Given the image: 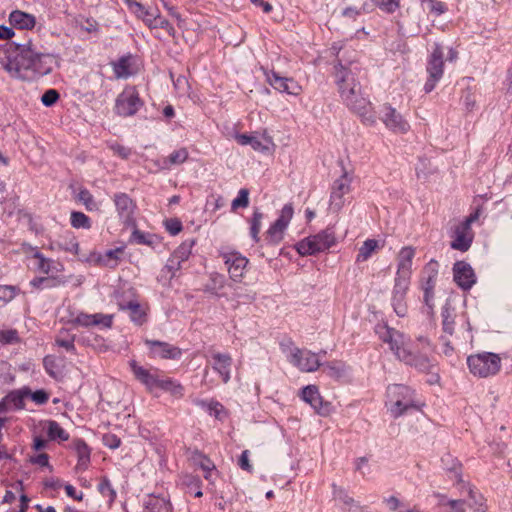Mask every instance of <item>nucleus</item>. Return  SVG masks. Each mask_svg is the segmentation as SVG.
Instances as JSON below:
<instances>
[{"label": "nucleus", "instance_id": "obj_1", "mask_svg": "<svg viewBox=\"0 0 512 512\" xmlns=\"http://www.w3.org/2000/svg\"><path fill=\"white\" fill-rule=\"evenodd\" d=\"M375 332L381 341L389 345L395 357L405 365L423 373L431 372L435 366L432 357L435 346L428 337L418 336L415 351H413L408 347V338L402 332L386 324H378L375 327Z\"/></svg>", "mask_w": 512, "mask_h": 512}, {"label": "nucleus", "instance_id": "obj_2", "mask_svg": "<svg viewBox=\"0 0 512 512\" xmlns=\"http://www.w3.org/2000/svg\"><path fill=\"white\" fill-rule=\"evenodd\" d=\"M0 64L7 73L23 81L32 77V40L20 44L7 42L0 45Z\"/></svg>", "mask_w": 512, "mask_h": 512}, {"label": "nucleus", "instance_id": "obj_3", "mask_svg": "<svg viewBox=\"0 0 512 512\" xmlns=\"http://www.w3.org/2000/svg\"><path fill=\"white\" fill-rule=\"evenodd\" d=\"M357 69L352 63L349 66L338 63L335 66V78L343 102L351 110L364 115L368 113L370 102L362 95L361 85L356 79Z\"/></svg>", "mask_w": 512, "mask_h": 512}, {"label": "nucleus", "instance_id": "obj_4", "mask_svg": "<svg viewBox=\"0 0 512 512\" xmlns=\"http://www.w3.org/2000/svg\"><path fill=\"white\" fill-rule=\"evenodd\" d=\"M387 395L392 402L390 407L391 415L399 418L411 409H419L420 405L415 400V392L401 384H394L388 387Z\"/></svg>", "mask_w": 512, "mask_h": 512}, {"label": "nucleus", "instance_id": "obj_5", "mask_svg": "<svg viewBox=\"0 0 512 512\" xmlns=\"http://www.w3.org/2000/svg\"><path fill=\"white\" fill-rule=\"evenodd\" d=\"M482 212V207L478 206L474 212L452 229L450 235L452 238L450 247L452 249L461 252H466L470 249L474 239V232L471 226L479 220Z\"/></svg>", "mask_w": 512, "mask_h": 512}, {"label": "nucleus", "instance_id": "obj_6", "mask_svg": "<svg viewBox=\"0 0 512 512\" xmlns=\"http://www.w3.org/2000/svg\"><path fill=\"white\" fill-rule=\"evenodd\" d=\"M336 244L332 229H325L315 235L306 237L297 243V252L302 256L315 255L324 252Z\"/></svg>", "mask_w": 512, "mask_h": 512}, {"label": "nucleus", "instance_id": "obj_7", "mask_svg": "<svg viewBox=\"0 0 512 512\" xmlns=\"http://www.w3.org/2000/svg\"><path fill=\"white\" fill-rule=\"evenodd\" d=\"M470 372L477 377L486 378L497 374L501 367V358L498 354L483 352L470 355L467 358Z\"/></svg>", "mask_w": 512, "mask_h": 512}, {"label": "nucleus", "instance_id": "obj_8", "mask_svg": "<svg viewBox=\"0 0 512 512\" xmlns=\"http://www.w3.org/2000/svg\"><path fill=\"white\" fill-rule=\"evenodd\" d=\"M444 52L441 44L435 43L427 60L426 71L428 78L424 85L426 93H430L441 80L444 73Z\"/></svg>", "mask_w": 512, "mask_h": 512}, {"label": "nucleus", "instance_id": "obj_9", "mask_svg": "<svg viewBox=\"0 0 512 512\" xmlns=\"http://www.w3.org/2000/svg\"><path fill=\"white\" fill-rule=\"evenodd\" d=\"M34 265L37 269L46 274L45 277H34V288H52L56 287L60 281L55 274L59 271L57 263L51 259L44 258L41 253L34 250Z\"/></svg>", "mask_w": 512, "mask_h": 512}, {"label": "nucleus", "instance_id": "obj_10", "mask_svg": "<svg viewBox=\"0 0 512 512\" xmlns=\"http://www.w3.org/2000/svg\"><path fill=\"white\" fill-rule=\"evenodd\" d=\"M143 106L138 91L134 87L125 88L116 99L115 112L122 117L133 116Z\"/></svg>", "mask_w": 512, "mask_h": 512}, {"label": "nucleus", "instance_id": "obj_11", "mask_svg": "<svg viewBox=\"0 0 512 512\" xmlns=\"http://www.w3.org/2000/svg\"><path fill=\"white\" fill-rule=\"evenodd\" d=\"M294 209L291 203L285 204L280 211L279 217L273 222L266 231V240L271 245L279 244L284 233L293 217Z\"/></svg>", "mask_w": 512, "mask_h": 512}, {"label": "nucleus", "instance_id": "obj_12", "mask_svg": "<svg viewBox=\"0 0 512 512\" xmlns=\"http://www.w3.org/2000/svg\"><path fill=\"white\" fill-rule=\"evenodd\" d=\"M260 70L263 72L266 81L277 91L287 93L289 95L297 96L301 93L302 87L293 79L289 77H282L279 73L269 70L261 66Z\"/></svg>", "mask_w": 512, "mask_h": 512}, {"label": "nucleus", "instance_id": "obj_13", "mask_svg": "<svg viewBox=\"0 0 512 512\" xmlns=\"http://www.w3.org/2000/svg\"><path fill=\"white\" fill-rule=\"evenodd\" d=\"M220 256L227 267L230 278L233 281H240L244 276L249 260L235 250L220 251Z\"/></svg>", "mask_w": 512, "mask_h": 512}, {"label": "nucleus", "instance_id": "obj_14", "mask_svg": "<svg viewBox=\"0 0 512 512\" xmlns=\"http://www.w3.org/2000/svg\"><path fill=\"white\" fill-rule=\"evenodd\" d=\"M352 178L346 170L336 179L332 185L330 194V207L334 211H339L344 205V195L351 190Z\"/></svg>", "mask_w": 512, "mask_h": 512}, {"label": "nucleus", "instance_id": "obj_15", "mask_svg": "<svg viewBox=\"0 0 512 512\" xmlns=\"http://www.w3.org/2000/svg\"><path fill=\"white\" fill-rule=\"evenodd\" d=\"M145 344L152 358L177 360L182 356V350L168 342L146 339Z\"/></svg>", "mask_w": 512, "mask_h": 512}, {"label": "nucleus", "instance_id": "obj_16", "mask_svg": "<svg viewBox=\"0 0 512 512\" xmlns=\"http://www.w3.org/2000/svg\"><path fill=\"white\" fill-rule=\"evenodd\" d=\"M289 361L301 371L305 372H314L321 365L317 354L299 348H294L291 351Z\"/></svg>", "mask_w": 512, "mask_h": 512}, {"label": "nucleus", "instance_id": "obj_17", "mask_svg": "<svg viewBox=\"0 0 512 512\" xmlns=\"http://www.w3.org/2000/svg\"><path fill=\"white\" fill-rule=\"evenodd\" d=\"M381 119L385 126L394 133L405 134L410 129L409 123L391 105H385L383 107Z\"/></svg>", "mask_w": 512, "mask_h": 512}, {"label": "nucleus", "instance_id": "obj_18", "mask_svg": "<svg viewBox=\"0 0 512 512\" xmlns=\"http://www.w3.org/2000/svg\"><path fill=\"white\" fill-rule=\"evenodd\" d=\"M452 270L455 283L463 290H469L476 283L475 272L469 263L457 261Z\"/></svg>", "mask_w": 512, "mask_h": 512}, {"label": "nucleus", "instance_id": "obj_19", "mask_svg": "<svg viewBox=\"0 0 512 512\" xmlns=\"http://www.w3.org/2000/svg\"><path fill=\"white\" fill-rule=\"evenodd\" d=\"M113 201L119 218L123 223L130 225L134 223L136 204L126 193H116Z\"/></svg>", "mask_w": 512, "mask_h": 512}, {"label": "nucleus", "instance_id": "obj_20", "mask_svg": "<svg viewBox=\"0 0 512 512\" xmlns=\"http://www.w3.org/2000/svg\"><path fill=\"white\" fill-rule=\"evenodd\" d=\"M130 368L135 378L141 382L149 391L156 389L160 379L158 369H146L140 366L135 360L129 362Z\"/></svg>", "mask_w": 512, "mask_h": 512}, {"label": "nucleus", "instance_id": "obj_21", "mask_svg": "<svg viewBox=\"0 0 512 512\" xmlns=\"http://www.w3.org/2000/svg\"><path fill=\"white\" fill-rule=\"evenodd\" d=\"M301 399L311 405V407L321 415H325L328 413L329 404L324 403L322 397L319 393L317 386L308 385L302 389Z\"/></svg>", "mask_w": 512, "mask_h": 512}, {"label": "nucleus", "instance_id": "obj_22", "mask_svg": "<svg viewBox=\"0 0 512 512\" xmlns=\"http://www.w3.org/2000/svg\"><path fill=\"white\" fill-rule=\"evenodd\" d=\"M415 255V250L412 247H403L398 255V269L397 278L402 281H407L412 267V260Z\"/></svg>", "mask_w": 512, "mask_h": 512}, {"label": "nucleus", "instance_id": "obj_23", "mask_svg": "<svg viewBox=\"0 0 512 512\" xmlns=\"http://www.w3.org/2000/svg\"><path fill=\"white\" fill-rule=\"evenodd\" d=\"M407 290V281L396 279L395 286L393 289L392 306L395 313L403 317L406 315L407 307L404 302L405 294Z\"/></svg>", "mask_w": 512, "mask_h": 512}, {"label": "nucleus", "instance_id": "obj_24", "mask_svg": "<svg viewBox=\"0 0 512 512\" xmlns=\"http://www.w3.org/2000/svg\"><path fill=\"white\" fill-rule=\"evenodd\" d=\"M333 497L340 501L343 505L342 509L345 512H364V507L354 498L348 495L347 491L333 484Z\"/></svg>", "mask_w": 512, "mask_h": 512}, {"label": "nucleus", "instance_id": "obj_25", "mask_svg": "<svg viewBox=\"0 0 512 512\" xmlns=\"http://www.w3.org/2000/svg\"><path fill=\"white\" fill-rule=\"evenodd\" d=\"M119 309L122 311H128L129 317L133 323L141 326L146 322V311L141 307V305L134 300L128 301L126 303H119Z\"/></svg>", "mask_w": 512, "mask_h": 512}, {"label": "nucleus", "instance_id": "obj_26", "mask_svg": "<svg viewBox=\"0 0 512 512\" xmlns=\"http://www.w3.org/2000/svg\"><path fill=\"white\" fill-rule=\"evenodd\" d=\"M214 360L213 369L219 373L224 383L230 380V369L232 358L229 354L215 353L212 355Z\"/></svg>", "mask_w": 512, "mask_h": 512}, {"label": "nucleus", "instance_id": "obj_27", "mask_svg": "<svg viewBox=\"0 0 512 512\" xmlns=\"http://www.w3.org/2000/svg\"><path fill=\"white\" fill-rule=\"evenodd\" d=\"M40 425L50 441L64 442L69 439V434L54 420L41 422Z\"/></svg>", "mask_w": 512, "mask_h": 512}, {"label": "nucleus", "instance_id": "obj_28", "mask_svg": "<svg viewBox=\"0 0 512 512\" xmlns=\"http://www.w3.org/2000/svg\"><path fill=\"white\" fill-rule=\"evenodd\" d=\"M237 142L242 145H250L257 152H266L269 150V144L271 140L269 138H260L258 136H252L247 134L236 135Z\"/></svg>", "mask_w": 512, "mask_h": 512}, {"label": "nucleus", "instance_id": "obj_29", "mask_svg": "<svg viewBox=\"0 0 512 512\" xmlns=\"http://www.w3.org/2000/svg\"><path fill=\"white\" fill-rule=\"evenodd\" d=\"M72 447L78 457L77 468L80 470H85L90 463L91 451L88 445L82 439H75L72 442Z\"/></svg>", "mask_w": 512, "mask_h": 512}, {"label": "nucleus", "instance_id": "obj_30", "mask_svg": "<svg viewBox=\"0 0 512 512\" xmlns=\"http://www.w3.org/2000/svg\"><path fill=\"white\" fill-rule=\"evenodd\" d=\"M444 469L449 473V477L452 481L457 483L462 482V465L461 463L453 458L450 454H447L441 459Z\"/></svg>", "mask_w": 512, "mask_h": 512}, {"label": "nucleus", "instance_id": "obj_31", "mask_svg": "<svg viewBox=\"0 0 512 512\" xmlns=\"http://www.w3.org/2000/svg\"><path fill=\"white\" fill-rule=\"evenodd\" d=\"M156 389L168 392L177 398L184 395V387L181 383L169 377H160Z\"/></svg>", "mask_w": 512, "mask_h": 512}, {"label": "nucleus", "instance_id": "obj_32", "mask_svg": "<svg viewBox=\"0 0 512 512\" xmlns=\"http://www.w3.org/2000/svg\"><path fill=\"white\" fill-rule=\"evenodd\" d=\"M32 398V390L29 387L11 391L6 395V401L9 402V406L14 409H22L25 405L24 400L26 398Z\"/></svg>", "mask_w": 512, "mask_h": 512}, {"label": "nucleus", "instance_id": "obj_33", "mask_svg": "<svg viewBox=\"0 0 512 512\" xmlns=\"http://www.w3.org/2000/svg\"><path fill=\"white\" fill-rule=\"evenodd\" d=\"M131 55L121 56L117 61L111 63L114 75L117 79H127L131 76Z\"/></svg>", "mask_w": 512, "mask_h": 512}, {"label": "nucleus", "instance_id": "obj_34", "mask_svg": "<svg viewBox=\"0 0 512 512\" xmlns=\"http://www.w3.org/2000/svg\"><path fill=\"white\" fill-rule=\"evenodd\" d=\"M128 8L133 12L138 18L143 20L148 27H150V24L154 21V18L156 14L154 12H151L147 8H145L141 3L135 1V0H124Z\"/></svg>", "mask_w": 512, "mask_h": 512}, {"label": "nucleus", "instance_id": "obj_35", "mask_svg": "<svg viewBox=\"0 0 512 512\" xmlns=\"http://www.w3.org/2000/svg\"><path fill=\"white\" fill-rule=\"evenodd\" d=\"M9 22L16 29H32V15L24 13L20 10H15L10 13Z\"/></svg>", "mask_w": 512, "mask_h": 512}, {"label": "nucleus", "instance_id": "obj_36", "mask_svg": "<svg viewBox=\"0 0 512 512\" xmlns=\"http://www.w3.org/2000/svg\"><path fill=\"white\" fill-rule=\"evenodd\" d=\"M14 489L16 490L15 492L12 491V490H7L5 495H4V498H3V501L5 503H12L16 500L17 498V494H19V497H20V511L19 512H25L28 508V503L30 501V499L22 493V489H21V484L19 483L18 485H16L14 487Z\"/></svg>", "mask_w": 512, "mask_h": 512}, {"label": "nucleus", "instance_id": "obj_37", "mask_svg": "<svg viewBox=\"0 0 512 512\" xmlns=\"http://www.w3.org/2000/svg\"><path fill=\"white\" fill-rule=\"evenodd\" d=\"M441 316H442L443 331L446 334L452 335L454 333V324H455L454 310L451 309L450 305L446 304L442 308Z\"/></svg>", "mask_w": 512, "mask_h": 512}, {"label": "nucleus", "instance_id": "obj_38", "mask_svg": "<svg viewBox=\"0 0 512 512\" xmlns=\"http://www.w3.org/2000/svg\"><path fill=\"white\" fill-rule=\"evenodd\" d=\"M143 512H172V507L166 499L155 497L147 502Z\"/></svg>", "mask_w": 512, "mask_h": 512}, {"label": "nucleus", "instance_id": "obj_39", "mask_svg": "<svg viewBox=\"0 0 512 512\" xmlns=\"http://www.w3.org/2000/svg\"><path fill=\"white\" fill-rule=\"evenodd\" d=\"M263 214L255 209L250 219V236L255 243L260 241L259 233L262 226Z\"/></svg>", "mask_w": 512, "mask_h": 512}, {"label": "nucleus", "instance_id": "obj_40", "mask_svg": "<svg viewBox=\"0 0 512 512\" xmlns=\"http://www.w3.org/2000/svg\"><path fill=\"white\" fill-rule=\"evenodd\" d=\"M256 299V293L249 289L237 287L232 294V300L236 301L237 305L249 304Z\"/></svg>", "mask_w": 512, "mask_h": 512}, {"label": "nucleus", "instance_id": "obj_41", "mask_svg": "<svg viewBox=\"0 0 512 512\" xmlns=\"http://www.w3.org/2000/svg\"><path fill=\"white\" fill-rule=\"evenodd\" d=\"M194 244L193 239L185 240L171 255L183 263L190 257Z\"/></svg>", "mask_w": 512, "mask_h": 512}, {"label": "nucleus", "instance_id": "obj_42", "mask_svg": "<svg viewBox=\"0 0 512 512\" xmlns=\"http://www.w3.org/2000/svg\"><path fill=\"white\" fill-rule=\"evenodd\" d=\"M71 226L75 229H90L91 220L83 212L73 211L70 216Z\"/></svg>", "mask_w": 512, "mask_h": 512}, {"label": "nucleus", "instance_id": "obj_43", "mask_svg": "<svg viewBox=\"0 0 512 512\" xmlns=\"http://www.w3.org/2000/svg\"><path fill=\"white\" fill-rule=\"evenodd\" d=\"M196 404L205 409L210 415H214L216 418H220L221 413L224 411L223 405L218 401L198 400Z\"/></svg>", "mask_w": 512, "mask_h": 512}, {"label": "nucleus", "instance_id": "obj_44", "mask_svg": "<svg viewBox=\"0 0 512 512\" xmlns=\"http://www.w3.org/2000/svg\"><path fill=\"white\" fill-rule=\"evenodd\" d=\"M378 247V241L374 239H367L364 241L363 245L359 249V253L357 255V261H366L371 254L376 250Z\"/></svg>", "mask_w": 512, "mask_h": 512}, {"label": "nucleus", "instance_id": "obj_45", "mask_svg": "<svg viewBox=\"0 0 512 512\" xmlns=\"http://www.w3.org/2000/svg\"><path fill=\"white\" fill-rule=\"evenodd\" d=\"M469 506L473 508L474 512H486L487 508L484 503L485 499L482 494L474 491L473 489H469Z\"/></svg>", "mask_w": 512, "mask_h": 512}, {"label": "nucleus", "instance_id": "obj_46", "mask_svg": "<svg viewBox=\"0 0 512 512\" xmlns=\"http://www.w3.org/2000/svg\"><path fill=\"white\" fill-rule=\"evenodd\" d=\"M74 335H70L66 331H61L59 335L57 336L55 343L59 347H63L67 351L74 352L75 351V345H74Z\"/></svg>", "mask_w": 512, "mask_h": 512}, {"label": "nucleus", "instance_id": "obj_47", "mask_svg": "<svg viewBox=\"0 0 512 512\" xmlns=\"http://www.w3.org/2000/svg\"><path fill=\"white\" fill-rule=\"evenodd\" d=\"M77 199L85 206L88 211L98 210V205L94 200L93 195L87 189H81L78 193Z\"/></svg>", "mask_w": 512, "mask_h": 512}, {"label": "nucleus", "instance_id": "obj_48", "mask_svg": "<svg viewBox=\"0 0 512 512\" xmlns=\"http://www.w3.org/2000/svg\"><path fill=\"white\" fill-rule=\"evenodd\" d=\"M249 205V191L246 188L239 190L237 197L231 203V209L233 211L238 208H247Z\"/></svg>", "mask_w": 512, "mask_h": 512}, {"label": "nucleus", "instance_id": "obj_49", "mask_svg": "<svg viewBox=\"0 0 512 512\" xmlns=\"http://www.w3.org/2000/svg\"><path fill=\"white\" fill-rule=\"evenodd\" d=\"M188 158V151L186 148H180L173 151L168 157V163L170 165H179L184 163Z\"/></svg>", "mask_w": 512, "mask_h": 512}, {"label": "nucleus", "instance_id": "obj_50", "mask_svg": "<svg viewBox=\"0 0 512 512\" xmlns=\"http://www.w3.org/2000/svg\"><path fill=\"white\" fill-rule=\"evenodd\" d=\"M113 323V315L95 313L93 314L92 326H102L110 328Z\"/></svg>", "mask_w": 512, "mask_h": 512}, {"label": "nucleus", "instance_id": "obj_51", "mask_svg": "<svg viewBox=\"0 0 512 512\" xmlns=\"http://www.w3.org/2000/svg\"><path fill=\"white\" fill-rule=\"evenodd\" d=\"M373 3L386 13H394L399 8V0H372Z\"/></svg>", "mask_w": 512, "mask_h": 512}, {"label": "nucleus", "instance_id": "obj_52", "mask_svg": "<svg viewBox=\"0 0 512 512\" xmlns=\"http://www.w3.org/2000/svg\"><path fill=\"white\" fill-rule=\"evenodd\" d=\"M122 253V248L108 250L105 254V259H103L104 264L112 268L116 267L118 264L119 255Z\"/></svg>", "mask_w": 512, "mask_h": 512}, {"label": "nucleus", "instance_id": "obj_53", "mask_svg": "<svg viewBox=\"0 0 512 512\" xmlns=\"http://www.w3.org/2000/svg\"><path fill=\"white\" fill-rule=\"evenodd\" d=\"M98 490L103 496L109 497L110 502H113L115 500L116 492L107 478H104L100 482Z\"/></svg>", "mask_w": 512, "mask_h": 512}, {"label": "nucleus", "instance_id": "obj_54", "mask_svg": "<svg viewBox=\"0 0 512 512\" xmlns=\"http://www.w3.org/2000/svg\"><path fill=\"white\" fill-rule=\"evenodd\" d=\"M325 370L331 377L339 378L344 372V365L341 362H329L325 366Z\"/></svg>", "mask_w": 512, "mask_h": 512}, {"label": "nucleus", "instance_id": "obj_55", "mask_svg": "<svg viewBox=\"0 0 512 512\" xmlns=\"http://www.w3.org/2000/svg\"><path fill=\"white\" fill-rule=\"evenodd\" d=\"M16 293V286L0 285V301L7 303L16 296Z\"/></svg>", "mask_w": 512, "mask_h": 512}, {"label": "nucleus", "instance_id": "obj_56", "mask_svg": "<svg viewBox=\"0 0 512 512\" xmlns=\"http://www.w3.org/2000/svg\"><path fill=\"white\" fill-rule=\"evenodd\" d=\"M158 27L167 30V32L170 35H173L175 32L174 27L171 25V23L168 20L160 17L159 14H156L154 21L150 24L149 28H158Z\"/></svg>", "mask_w": 512, "mask_h": 512}, {"label": "nucleus", "instance_id": "obj_57", "mask_svg": "<svg viewBox=\"0 0 512 512\" xmlns=\"http://www.w3.org/2000/svg\"><path fill=\"white\" fill-rule=\"evenodd\" d=\"M60 95L55 89H48L41 97V102L46 107L53 106L59 99Z\"/></svg>", "mask_w": 512, "mask_h": 512}, {"label": "nucleus", "instance_id": "obj_58", "mask_svg": "<svg viewBox=\"0 0 512 512\" xmlns=\"http://www.w3.org/2000/svg\"><path fill=\"white\" fill-rule=\"evenodd\" d=\"M18 341V334L16 330H0V343L12 344Z\"/></svg>", "mask_w": 512, "mask_h": 512}, {"label": "nucleus", "instance_id": "obj_59", "mask_svg": "<svg viewBox=\"0 0 512 512\" xmlns=\"http://www.w3.org/2000/svg\"><path fill=\"white\" fill-rule=\"evenodd\" d=\"M165 228L171 235H177L183 226L180 220L172 218L165 221Z\"/></svg>", "mask_w": 512, "mask_h": 512}, {"label": "nucleus", "instance_id": "obj_60", "mask_svg": "<svg viewBox=\"0 0 512 512\" xmlns=\"http://www.w3.org/2000/svg\"><path fill=\"white\" fill-rule=\"evenodd\" d=\"M93 314L78 313L73 322L79 326L90 327L92 326Z\"/></svg>", "mask_w": 512, "mask_h": 512}, {"label": "nucleus", "instance_id": "obj_61", "mask_svg": "<svg viewBox=\"0 0 512 512\" xmlns=\"http://www.w3.org/2000/svg\"><path fill=\"white\" fill-rule=\"evenodd\" d=\"M176 277L173 273H171L170 271H166V267L164 266L159 275L157 276V281L162 285V286H169L170 283H171V280Z\"/></svg>", "mask_w": 512, "mask_h": 512}, {"label": "nucleus", "instance_id": "obj_62", "mask_svg": "<svg viewBox=\"0 0 512 512\" xmlns=\"http://www.w3.org/2000/svg\"><path fill=\"white\" fill-rule=\"evenodd\" d=\"M165 267L166 271H170L176 276L177 272L182 268V262L171 255L167 260Z\"/></svg>", "mask_w": 512, "mask_h": 512}, {"label": "nucleus", "instance_id": "obj_63", "mask_svg": "<svg viewBox=\"0 0 512 512\" xmlns=\"http://www.w3.org/2000/svg\"><path fill=\"white\" fill-rule=\"evenodd\" d=\"M55 359L52 356H46L43 360V364L45 367V370L47 373L53 377H55L58 374V371L56 370V363Z\"/></svg>", "mask_w": 512, "mask_h": 512}, {"label": "nucleus", "instance_id": "obj_64", "mask_svg": "<svg viewBox=\"0 0 512 512\" xmlns=\"http://www.w3.org/2000/svg\"><path fill=\"white\" fill-rule=\"evenodd\" d=\"M103 443L111 449H116L120 446L121 440L116 435L106 434L103 436Z\"/></svg>", "mask_w": 512, "mask_h": 512}]
</instances>
